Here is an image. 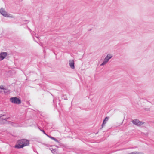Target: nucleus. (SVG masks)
Listing matches in <instances>:
<instances>
[{"label":"nucleus","mask_w":154,"mask_h":154,"mask_svg":"<svg viewBox=\"0 0 154 154\" xmlns=\"http://www.w3.org/2000/svg\"><path fill=\"white\" fill-rule=\"evenodd\" d=\"M40 131H41L42 132H43V133L45 135H46V136H47V135H48V134H47L44 131V130H41L40 129Z\"/></svg>","instance_id":"9b49d317"},{"label":"nucleus","mask_w":154,"mask_h":154,"mask_svg":"<svg viewBox=\"0 0 154 154\" xmlns=\"http://www.w3.org/2000/svg\"><path fill=\"white\" fill-rule=\"evenodd\" d=\"M132 123L133 124L137 126L141 125L144 123V122H140L137 119L133 120L132 121Z\"/></svg>","instance_id":"20e7f679"},{"label":"nucleus","mask_w":154,"mask_h":154,"mask_svg":"<svg viewBox=\"0 0 154 154\" xmlns=\"http://www.w3.org/2000/svg\"><path fill=\"white\" fill-rule=\"evenodd\" d=\"M69 65L70 67L72 69H74L75 68L74 63L73 60L69 61Z\"/></svg>","instance_id":"0eeeda50"},{"label":"nucleus","mask_w":154,"mask_h":154,"mask_svg":"<svg viewBox=\"0 0 154 154\" xmlns=\"http://www.w3.org/2000/svg\"><path fill=\"white\" fill-rule=\"evenodd\" d=\"M47 136L48 137H49L51 139L53 140H54V139H55V138H54L53 137H52L51 136H50L49 135H47Z\"/></svg>","instance_id":"9d476101"},{"label":"nucleus","mask_w":154,"mask_h":154,"mask_svg":"<svg viewBox=\"0 0 154 154\" xmlns=\"http://www.w3.org/2000/svg\"><path fill=\"white\" fill-rule=\"evenodd\" d=\"M54 140L56 142H58V140L57 139H56L55 138V139H54Z\"/></svg>","instance_id":"ddd939ff"},{"label":"nucleus","mask_w":154,"mask_h":154,"mask_svg":"<svg viewBox=\"0 0 154 154\" xmlns=\"http://www.w3.org/2000/svg\"><path fill=\"white\" fill-rule=\"evenodd\" d=\"M4 92L5 94H8L10 93V90L5 88Z\"/></svg>","instance_id":"1a4fd4ad"},{"label":"nucleus","mask_w":154,"mask_h":154,"mask_svg":"<svg viewBox=\"0 0 154 154\" xmlns=\"http://www.w3.org/2000/svg\"><path fill=\"white\" fill-rule=\"evenodd\" d=\"M37 154H39L38 152H37Z\"/></svg>","instance_id":"6ab92c4d"},{"label":"nucleus","mask_w":154,"mask_h":154,"mask_svg":"<svg viewBox=\"0 0 154 154\" xmlns=\"http://www.w3.org/2000/svg\"><path fill=\"white\" fill-rule=\"evenodd\" d=\"M34 151L35 152H36L37 153L38 152L36 150H34Z\"/></svg>","instance_id":"f3484780"},{"label":"nucleus","mask_w":154,"mask_h":154,"mask_svg":"<svg viewBox=\"0 0 154 154\" xmlns=\"http://www.w3.org/2000/svg\"><path fill=\"white\" fill-rule=\"evenodd\" d=\"M4 119L3 118H2V120H4Z\"/></svg>","instance_id":"a211bd4d"},{"label":"nucleus","mask_w":154,"mask_h":154,"mask_svg":"<svg viewBox=\"0 0 154 154\" xmlns=\"http://www.w3.org/2000/svg\"><path fill=\"white\" fill-rule=\"evenodd\" d=\"M50 150H51V151H53L54 152L55 151V149H52V150H51V149H50Z\"/></svg>","instance_id":"dca6fc26"},{"label":"nucleus","mask_w":154,"mask_h":154,"mask_svg":"<svg viewBox=\"0 0 154 154\" xmlns=\"http://www.w3.org/2000/svg\"><path fill=\"white\" fill-rule=\"evenodd\" d=\"M10 99V101L14 104H19L21 103V99L17 97H12Z\"/></svg>","instance_id":"f03ea898"},{"label":"nucleus","mask_w":154,"mask_h":154,"mask_svg":"<svg viewBox=\"0 0 154 154\" xmlns=\"http://www.w3.org/2000/svg\"><path fill=\"white\" fill-rule=\"evenodd\" d=\"M109 119V117H106L103 121V122L102 124V126L103 127L106 124V122H107Z\"/></svg>","instance_id":"6e6552de"},{"label":"nucleus","mask_w":154,"mask_h":154,"mask_svg":"<svg viewBox=\"0 0 154 154\" xmlns=\"http://www.w3.org/2000/svg\"><path fill=\"white\" fill-rule=\"evenodd\" d=\"M8 55L6 52H2L0 53V61L3 60Z\"/></svg>","instance_id":"423d86ee"},{"label":"nucleus","mask_w":154,"mask_h":154,"mask_svg":"<svg viewBox=\"0 0 154 154\" xmlns=\"http://www.w3.org/2000/svg\"><path fill=\"white\" fill-rule=\"evenodd\" d=\"M29 144V140L26 139H22L17 141L14 147L17 149L22 148L24 146H28Z\"/></svg>","instance_id":"f257e3e1"},{"label":"nucleus","mask_w":154,"mask_h":154,"mask_svg":"<svg viewBox=\"0 0 154 154\" xmlns=\"http://www.w3.org/2000/svg\"><path fill=\"white\" fill-rule=\"evenodd\" d=\"M0 12L1 14L5 17H9L8 14H7V12L5 11V9L3 8H1L0 10Z\"/></svg>","instance_id":"39448f33"},{"label":"nucleus","mask_w":154,"mask_h":154,"mask_svg":"<svg viewBox=\"0 0 154 154\" xmlns=\"http://www.w3.org/2000/svg\"><path fill=\"white\" fill-rule=\"evenodd\" d=\"M5 115L3 114H0V118H1L2 117L4 116Z\"/></svg>","instance_id":"4468645a"},{"label":"nucleus","mask_w":154,"mask_h":154,"mask_svg":"<svg viewBox=\"0 0 154 154\" xmlns=\"http://www.w3.org/2000/svg\"><path fill=\"white\" fill-rule=\"evenodd\" d=\"M0 88L1 89H3L4 90L5 88H4L3 86H0Z\"/></svg>","instance_id":"f8f14e48"},{"label":"nucleus","mask_w":154,"mask_h":154,"mask_svg":"<svg viewBox=\"0 0 154 154\" xmlns=\"http://www.w3.org/2000/svg\"><path fill=\"white\" fill-rule=\"evenodd\" d=\"M112 57V55L109 54H108L104 59L103 62L101 64L100 66H103L105 65Z\"/></svg>","instance_id":"7ed1b4c3"},{"label":"nucleus","mask_w":154,"mask_h":154,"mask_svg":"<svg viewBox=\"0 0 154 154\" xmlns=\"http://www.w3.org/2000/svg\"><path fill=\"white\" fill-rule=\"evenodd\" d=\"M10 119V117H8L7 118H5V119H4V120H6L7 119Z\"/></svg>","instance_id":"2eb2a0df"}]
</instances>
